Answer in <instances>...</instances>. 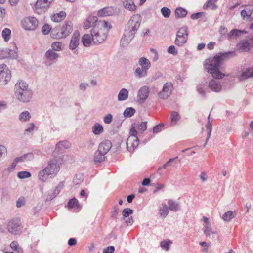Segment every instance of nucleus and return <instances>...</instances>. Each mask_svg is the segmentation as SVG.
Masks as SVG:
<instances>
[{
	"label": "nucleus",
	"instance_id": "obj_48",
	"mask_svg": "<svg viewBox=\"0 0 253 253\" xmlns=\"http://www.w3.org/2000/svg\"><path fill=\"white\" fill-rule=\"evenodd\" d=\"M51 48L52 50L54 51H60L63 49V44L62 42L58 41L53 42L51 44Z\"/></svg>",
	"mask_w": 253,
	"mask_h": 253
},
{
	"label": "nucleus",
	"instance_id": "obj_4",
	"mask_svg": "<svg viewBox=\"0 0 253 253\" xmlns=\"http://www.w3.org/2000/svg\"><path fill=\"white\" fill-rule=\"evenodd\" d=\"M11 72L7 65L2 64L0 65V85L5 86L11 80Z\"/></svg>",
	"mask_w": 253,
	"mask_h": 253
},
{
	"label": "nucleus",
	"instance_id": "obj_16",
	"mask_svg": "<svg viewBox=\"0 0 253 253\" xmlns=\"http://www.w3.org/2000/svg\"><path fill=\"white\" fill-rule=\"evenodd\" d=\"M201 220L204 222L203 232L207 237H210L212 235L217 234V231L212 228L209 218L206 216H203Z\"/></svg>",
	"mask_w": 253,
	"mask_h": 253
},
{
	"label": "nucleus",
	"instance_id": "obj_58",
	"mask_svg": "<svg viewBox=\"0 0 253 253\" xmlns=\"http://www.w3.org/2000/svg\"><path fill=\"white\" fill-rule=\"evenodd\" d=\"M136 128L139 131L142 133L147 129V122H143L137 124Z\"/></svg>",
	"mask_w": 253,
	"mask_h": 253
},
{
	"label": "nucleus",
	"instance_id": "obj_28",
	"mask_svg": "<svg viewBox=\"0 0 253 253\" xmlns=\"http://www.w3.org/2000/svg\"><path fill=\"white\" fill-rule=\"evenodd\" d=\"M140 67L148 71L151 67L150 61L144 57H141L138 60Z\"/></svg>",
	"mask_w": 253,
	"mask_h": 253
},
{
	"label": "nucleus",
	"instance_id": "obj_47",
	"mask_svg": "<svg viewBox=\"0 0 253 253\" xmlns=\"http://www.w3.org/2000/svg\"><path fill=\"white\" fill-rule=\"evenodd\" d=\"M172 242L170 240H164L160 242L161 247L165 251H169L170 249V245L172 244Z\"/></svg>",
	"mask_w": 253,
	"mask_h": 253
},
{
	"label": "nucleus",
	"instance_id": "obj_10",
	"mask_svg": "<svg viewBox=\"0 0 253 253\" xmlns=\"http://www.w3.org/2000/svg\"><path fill=\"white\" fill-rule=\"evenodd\" d=\"M60 164L61 163L59 159L53 158L48 161V165L45 168L52 176L54 177L59 171Z\"/></svg>",
	"mask_w": 253,
	"mask_h": 253
},
{
	"label": "nucleus",
	"instance_id": "obj_44",
	"mask_svg": "<svg viewBox=\"0 0 253 253\" xmlns=\"http://www.w3.org/2000/svg\"><path fill=\"white\" fill-rule=\"evenodd\" d=\"M133 213V211L130 208H127L124 209L122 211V217L121 218V220H125L126 217H128L130 215H132Z\"/></svg>",
	"mask_w": 253,
	"mask_h": 253
},
{
	"label": "nucleus",
	"instance_id": "obj_7",
	"mask_svg": "<svg viewBox=\"0 0 253 253\" xmlns=\"http://www.w3.org/2000/svg\"><path fill=\"white\" fill-rule=\"evenodd\" d=\"M53 1L54 0H38L34 7L35 12L39 14L45 12Z\"/></svg>",
	"mask_w": 253,
	"mask_h": 253
},
{
	"label": "nucleus",
	"instance_id": "obj_36",
	"mask_svg": "<svg viewBox=\"0 0 253 253\" xmlns=\"http://www.w3.org/2000/svg\"><path fill=\"white\" fill-rule=\"evenodd\" d=\"M66 14L64 11H61L59 13L54 14L51 17V19L55 22H59L63 20L66 17Z\"/></svg>",
	"mask_w": 253,
	"mask_h": 253
},
{
	"label": "nucleus",
	"instance_id": "obj_43",
	"mask_svg": "<svg viewBox=\"0 0 253 253\" xmlns=\"http://www.w3.org/2000/svg\"><path fill=\"white\" fill-rule=\"evenodd\" d=\"M175 14L176 17L178 18H183L185 17L187 14V11L186 9L182 7H178L175 9Z\"/></svg>",
	"mask_w": 253,
	"mask_h": 253
},
{
	"label": "nucleus",
	"instance_id": "obj_9",
	"mask_svg": "<svg viewBox=\"0 0 253 253\" xmlns=\"http://www.w3.org/2000/svg\"><path fill=\"white\" fill-rule=\"evenodd\" d=\"M236 77L243 81L253 76V67L245 66L239 69L236 73Z\"/></svg>",
	"mask_w": 253,
	"mask_h": 253
},
{
	"label": "nucleus",
	"instance_id": "obj_2",
	"mask_svg": "<svg viewBox=\"0 0 253 253\" xmlns=\"http://www.w3.org/2000/svg\"><path fill=\"white\" fill-rule=\"evenodd\" d=\"M141 16L138 14L133 15L128 21L127 28L121 40V43L123 46H126L133 39L136 31L141 22Z\"/></svg>",
	"mask_w": 253,
	"mask_h": 253
},
{
	"label": "nucleus",
	"instance_id": "obj_21",
	"mask_svg": "<svg viewBox=\"0 0 253 253\" xmlns=\"http://www.w3.org/2000/svg\"><path fill=\"white\" fill-rule=\"evenodd\" d=\"M7 229L8 231L12 234H18L21 231V225L18 220L10 221L8 224Z\"/></svg>",
	"mask_w": 253,
	"mask_h": 253
},
{
	"label": "nucleus",
	"instance_id": "obj_25",
	"mask_svg": "<svg viewBox=\"0 0 253 253\" xmlns=\"http://www.w3.org/2000/svg\"><path fill=\"white\" fill-rule=\"evenodd\" d=\"M80 40V35L79 33H75L73 34L72 38L70 40L69 44L70 49L73 50L75 49L79 45V42Z\"/></svg>",
	"mask_w": 253,
	"mask_h": 253
},
{
	"label": "nucleus",
	"instance_id": "obj_26",
	"mask_svg": "<svg viewBox=\"0 0 253 253\" xmlns=\"http://www.w3.org/2000/svg\"><path fill=\"white\" fill-rule=\"evenodd\" d=\"M111 147V142L109 140H105L100 143L97 150L106 155L110 150Z\"/></svg>",
	"mask_w": 253,
	"mask_h": 253
},
{
	"label": "nucleus",
	"instance_id": "obj_56",
	"mask_svg": "<svg viewBox=\"0 0 253 253\" xmlns=\"http://www.w3.org/2000/svg\"><path fill=\"white\" fill-rule=\"evenodd\" d=\"M252 12L249 9H244L241 12V15L244 20H249L250 18Z\"/></svg>",
	"mask_w": 253,
	"mask_h": 253
},
{
	"label": "nucleus",
	"instance_id": "obj_59",
	"mask_svg": "<svg viewBox=\"0 0 253 253\" xmlns=\"http://www.w3.org/2000/svg\"><path fill=\"white\" fill-rule=\"evenodd\" d=\"M161 12L162 13V14L165 18H168L170 16L171 14V11L170 10L166 7H164L161 8Z\"/></svg>",
	"mask_w": 253,
	"mask_h": 253
},
{
	"label": "nucleus",
	"instance_id": "obj_42",
	"mask_svg": "<svg viewBox=\"0 0 253 253\" xmlns=\"http://www.w3.org/2000/svg\"><path fill=\"white\" fill-rule=\"evenodd\" d=\"M11 31L10 29L5 28L3 29L1 35L5 42H7L9 41L11 38Z\"/></svg>",
	"mask_w": 253,
	"mask_h": 253
},
{
	"label": "nucleus",
	"instance_id": "obj_41",
	"mask_svg": "<svg viewBox=\"0 0 253 253\" xmlns=\"http://www.w3.org/2000/svg\"><path fill=\"white\" fill-rule=\"evenodd\" d=\"M105 154L102 152L97 150L94 156V161L96 163H100L103 161L105 159Z\"/></svg>",
	"mask_w": 253,
	"mask_h": 253
},
{
	"label": "nucleus",
	"instance_id": "obj_11",
	"mask_svg": "<svg viewBox=\"0 0 253 253\" xmlns=\"http://www.w3.org/2000/svg\"><path fill=\"white\" fill-rule=\"evenodd\" d=\"M253 47V36L248 39L240 41L236 45L238 50L240 52L249 51Z\"/></svg>",
	"mask_w": 253,
	"mask_h": 253
},
{
	"label": "nucleus",
	"instance_id": "obj_30",
	"mask_svg": "<svg viewBox=\"0 0 253 253\" xmlns=\"http://www.w3.org/2000/svg\"><path fill=\"white\" fill-rule=\"evenodd\" d=\"M123 4L126 9L130 11H134L137 8L133 0H125Z\"/></svg>",
	"mask_w": 253,
	"mask_h": 253
},
{
	"label": "nucleus",
	"instance_id": "obj_53",
	"mask_svg": "<svg viewBox=\"0 0 253 253\" xmlns=\"http://www.w3.org/2000/svg\"><path fill=\"white\" fill-rule=\"evenodd\" d=\"M119 212V208L117 205H115L112 208V210L111 211V217L114 219H116L117 218V215Z\"/></svg>",
	"mask_w": 253,
	"mask_h": 253
},
{
	"label": "nucleus",
	"instance_id": "obj_35",
	"mask_svg": "<svg viewBox=\"0 0 253 253\" xmlns=\"http://www.w3.org/2000/svg\"><path fill=\"white\" fill-rule=\"evenodd\" d=\"M31 115L28 111L22 112L19 115L18 119L21 122H27L30 121Z\"/></svg>",
	"mask_w": 253,
	"mask_h": 253
},
{
	"label": "nucleus",
	"instance_id": "obj_34",
	"mask_svg": "<svg viewBox=\"0 0 253 253\" xmlns=\"http://www.w3.org/2000/svg\"><path fill=\"white\" fill-rule=\"evenodd\" d=\"M128 98V91L126 88L121 89L117 96L119 101L126 100Z\"/></svg>",
	"mask_w": 253,
	"mask_h": 253
},
{
	"label": "nucleus",
	"instance_id": "obj_52",
	"mask_svg": "<svg viewBox=\"0 0 253 253\" xmlns=\"http://www.w3.org/2000/svg\"><path fill=\"white\" fill-rule=\"evenodd\" d=\"M135 112V110L132 107H128L126 108L124 111V116L127 117H130L132 116Z\"/></svg>",
	"mask_w": 253,
	"mask_h": 253
},
{
	"label": "nucleus",
	"instance_id": "obj_49",
	"mask_svg": "<svg viewBox=\"0 0 253 253\" xmlns=\"http://www.w3.org/2000/svg\"><path fill=\"white\" fill-rule=\"evenodd\" d=\"M84 176L82 173L77 174L74 177L73 182L75 185H80L83 181Z\"/></svg>",
	"mask_w": 253,
	"mask_h": 253
},
{
	"label": "nucleus",
	"instance_id": "obj_50",
	"mask_svg": "<svg viewBox=\"0 0 253 253\" xmlns=\"http://www.w3.org/2000/svg\"><path fill=\"white\" fill-rule=\"evenodd\" d=\"M36 127L34 123H30L27 124L26 128L24 130V134H29L32 133Z\"/></svg>",
	"mask_w": 253,
	"mask_h": 253
},
{
	"label": "nucleus",
	"instance_id": "obj_23",
	"mask_svg": "<svg viewBox=\"0 0 253 253\" xmlns=\"http://www.w3.org/2000/svg\"><path fill=\"white\" fill-rule=\"evenodd\" d=\"M38 177L39 180L42 182H46L49 178H53L45 168L39 172Z\"/></svg>",
	"mask_w": 253,
	"mask_h": 253
},
{
	"label": "nucleus",
	"instance_id": "obj_37",
	"mask_svg": "<svg viewBox=\"0 0 253 253\" xmlns=\"http://www.w3.org/2000/svg\"><path fill=\"white\" fill-rule=\"evenodd\" d=\"M246 31L245 30H241L237 29H234L232 30L228 34V37L229 38L232 39L234 38H236L241 34H246Z\"/></svg>",
	"mask_w": 253,
	"mask_h": 253
},
{
	"label": "nucleus",
	"instance_id": "obj_15",
	"mask_svg": "<svg viewBox=\"0 0 253 253\" xmlns=\"http://www.w3.org/2000/svg\"><path fill=\"white\" fill-rule=\"evenodd\" d=\"M14 49H5L0 50V59L10 58L16 59L18 57L17 48L16 44L13 43Z\"/></svg>",
	"mask_w": 253,
	"mask_h": 253
},
{
	"label": "nucleus",
	"instance_id": "obj_3",
	"mask_svg": "<svg viewBox=\"0 0 253 253\" xmlns=\"http://www.w3.org/2000/svg\"><path fill=\"white\" fill-rule=\"evenodd\" d=\"M16 99L22 103H28L33 97V91L29 84L24 81L19 80L15 84L14 87Z\"/></svg>",
	"mask_w": 253,
	"mask_h": 253
},
{
	"label": "nucleus",
	"instance_id": "obj_60",
	"mask_svg": "<svg viewBox=\"0 0 253 253\" xmlns=\"http://www.w3.org/2000/svg\"><path fill=\"white\" fill-rule=\"evenodd\" d=\"M164 127V124L161 123L158 125L155 126L153 129V132L154 133H158L162 131Z\"/></svg>",
	"mask_w": 253,
	"mask_h": 253
},
{
	"label": "nucleus",
	"instance_id": "obj_14",
	"mask_svg": "<svg viewBox=\"0 0 253 253\" xmlns=\"http://www.w3.org/2000/svg\"><path fill=\"white\" fill-rule=\"evenodd\" d=\"M64 187V182H59L52 190L47 192L44 195L45 201H51L55 198Z\"/></svg>",
	"mask_w": 253,
	"mask_h": 253
},
{
	"label": "nucleus",
	"instance_id": "obj_27",
	"mask_svg": "<svg viewBox=\"0 0 253 253\" xmlns=\"http://www.w3.org/2000/svg\"><path fill=\"white\" fill-rule=\"evenodd\" d=\"M114 13V9L112 7H107L99 10L97 15L99 17H106L111 16Z\"/></svg>",
	"mask_w": 253,
	"mask_h": 253
},
{
	"label": "nucleus",
	"instance_id": "obj_32",
	"mask_svg": "<svg viewBox=\"0 0 253 253\" xmlns=\"http://www.w3.org/2000/svg\"><path fill=\"white\" fill-rule=\"evenodd\" d=\"M103 131V127L99 123H95L92 127V132L95 135H100Z\"/></svg>",
	"mask_w": 253,
	"mask_h": 253
},
{
	"label": "nucleus",
	"instance_id": "obj_39",
	"mask_svg": "<svg viewBox=\"0 0 253 253\" xmlns=\"http://www.w3.org/2000/svg\"><path fill=\"white\" fill-rule=\"evenodd\" d=\"M217 0H209L203 6L204 9L210 8L212 10H215L217 8V5L215 4Z\"/></svg>",
	"mask_w": 253,
	"mask_h": 253
},
{
	"label": "nucleus",
	"instance_id": "obj_62",
	"mask_svg": "<svg viewBox=\"0 0 253 253\" xmlns=\"http://www.w3.org/2000/svg\"><path fill=\"white\" fill-rule=\"evenodd\" d=\"M167 51L169 53L173 55H176L178 54L177 50L174 45L169 46L168 48Z\"/></svg>",
	"mask_w": 253,
	"mask_h": 253
},
{
	"label": "nucleus",
	"instance_id": "obj_8",
	"mask_svg": "<svg viewBox=\"0 0 253 253\" xmlns=\"http://www.w3.org/2000/svg\"><path fill=\"white\" fill-rule=\"evenodd\" d=\"M187 28L186 27L180 28L177 32L175 43L178 46H181L187 42Z\"/></svg>",
	"mask_w": 253,
	"mask_h": 253
},
{
	"label": "nucleus",
	"instance_id": "obj_40",
	"mask_svg": "<svg viewBox=\"0 0 253 253\" xmlns=\"http://www.w3.org/2000/svg\"><path fill=\"white\" fill-rule=\"evenodd\" d=\"M169 208L166 204H162L159 210V213L161 217L165 218L169 212Z\"/></svg>",
	"mask_w": 253,
	"mask_h": 253
},
{
	"label": "nucleus",
	"instance_id": "obj_5",
	"mask_svg": "<svg viewBox=\"0 0 253 253\" xmlns=\"http://www.w3.org/2000/svg\"><path fill=\"white\" fill-rule=\"evenodd\" d=\"M92 42L94 44H99L103 42L107 38V35L103 32L102 29L94 26L91 30Z\"/></svg>",
	"mask_w": 253,
	"mask_h": 253
},
{
	"label": "nucleus",
	"instance_id": "obj_57",
	"mask_svg": "<svg viewBox=\"0 0 253 253\" xmlns=\"http://www.w3.org/2000/svg\"><path fill=\"white\" fill-rule=\"evenodd\" d=\"M10 246L13 250L16 251L20 253H22V249L19 246L18 243L17 241H14L12 242Z\"/></svg>",
	"mask_w": 253,
	"mask_h": 253
},
{
	"label": "nucleus",
	"instance_id": "obj_19",
	"mask_svg": "<svg viewBox=\"0 0 253 253\" xmlns=\"http://www.w3.org/2000/svg\"><path fill=\"white\" fill-rule=\"evenodd\" d=\"M221 78H213L211 80H210L208 84V87L212 91L215 92H220L222 88V84L219 79Z\"/></svg>",
	"mask_w": 253,
	"mask_h": 253
},
{
	"label": "nucleus",
	"instance_id": "obj_45",
	"mask_svg": "<svg viewBox=\"0 0 253 253\" xmlns=\"http://www.w3.org/2000/svg\"><path fill=\"white\" fill-rule=\"evenodd\" d=\"M70 146V144L68 141H63L59 142L56 144V149L59 150H62L63 149H67L69 148Z\"/></svg>",
	"mask_w": 253,
	"mask_h": 253
},
{
	"label": "nucleus",
	"instance_id": "obj_1",
	"mask_svg": "<svg viewBox=\"0 0 253 253\" xmlns=\"http://www.w3.org/2000/svg\"><path fill=\"white\" fill-rule=\"evenodd\" d=\"M229 56H236L234 51H229L225 53H219L213 57L206 59L204 62V67L208 73L211 75L213 78H223L228 75L225 74L219 70V67L222 62Z\"/></svg>",
	"mask_w": 253,
	"mask_h": 253
},
{
	"label": "nucleus",
	"instance_id": "obj_17",
	"mask_svg": "<svg viewBox=\"0 0 253 253\" xmlns=\"http://www.w3.org/2000/svg\"><path fill=\"white\" fill-rule=\"evenodd\" d=\"M150 94V88L147 85L141 87L137 92V101L140 103H144L148 98Z\"/></svg>",
	"mask_w": 253,
	"mask_h": 253
},
{
	"label": "nucleus",
	"instance_id": "obj_13",
	"mask_svg": "<svg viewBox=\"0 0 253 253\" xmlns=\"http://www.w3.org/2000/svg\"><path fill=\"white\" fill-rule=\"evenodd\" d=\"M72 24L70 22L65 23L59 31L56 33L55 38L62 39L68 36L72 31Z\"/></svg>",
	"mask_w": 253,
	"mask_h": 253
},
{
	"label": "nucleus",
	"instance_id": "obj_29",
	"mask_svg": "<svg viewBox=\"0 0 253 253\" xmlns=\"http://www.w3.org/2000/svg\"><path fill=\"white\" fill-rule=\"evenodd\" d=\"M82 42L83 44L85 47H90L91 46L92 43H93L91 34L84 35L82 37Z\"/></svg>",
	"mask_w": 253,
	"mask_h": 253
},
{
	"label": "nucleus",
	"instance_id": "obj_38",
	"mask_svg": "<svg viewBox=\"0 0 253 253\" xmlns=\"http://www.w3.org/2000/svg\"><path fill=\"white\" fill-rule=\"evenodd\" d=\"M147 72L148 71L145 69L138 67L136 68L134 71V75L138 78H144L147 76Z\"/></svg>",
	"mask_w": 253,
	"mask_h": 253
},
{
	"label": "nucleus",
	"instance_id": "obj_63",
	"mask_svg": "<svg viewBox=\"0 0 253 253\" xmlns=\"http://www.w3.org/2000/svg\"><path fill=\"white\" fill-rule=\"evenodd\" d=\"M42 32L44 35L48 34L51 30L50 26L48 24H45L42 28Z\"/></svg>",
	"mask_w": 253,
	"mask_h": 253
},
{
	"label": "nucleus",
	"instance_id": "obj_54",
	"mask_svg": "<svg viewBox=\"0 0 253 253\" xmlns=\"http://www.w3.org/2000/svg\"><path fill=\"white\" fill-rule=\"evenodd\" d=\"M206 86L205 84H201L197 86V90L202 96H205L206 94Z\"/></svg>",
	"mask_w": 253,
	"mask_h": 253
},
{
	"label": "nucleus",
	"instance_id": "obj_64",
	"mask_svg": "<svg viewBox=\"0 0 253 253\" xmlns=\"http://www.w3.org/2000/svg\"><path fill=\"white\" fill-rule=\"evenodd\" d=\"M115 247L113 246H109L103 250V253H113Z\"/></svg>",
	"mask_w": 253,
	"mask_h": 253
},
{
	"label": "nucleus",
	"instance_id": "obj_18",
	"mask_svg": "<svg viewBox=\"0 0 253 253\" xmlns=\"http://www.w3.org/2000/svg\"><path fill=\"white\" fill-rule=\"evenodd\" d=\"M173 86L171 83H166L163 86L162 90L159 93L158 96L162 99H167L171 94Z\"/></svg>",
	"mask_w": 253,
	"mask_h": 253
},
{
	"label": "nucleus",
	"instance_id": "obj_20",
	"mask_svg": "<svg viewBox=\"0 0 253 253\" xmlns=\"http://www.w3.org/2000/svg\"><path fill=\"white\" fill-rule=\"evenodd\" d=\"M126 148L130 152H132L138 146L139 139L137 136H129L126 140Z\"/></svg>",
	"mask_w": 253,
	"mask_h": 253
},
{
	"label": "nucleus",
	"instance_id": "obj_55",
	"mask_svg": "<svg viewBox=\"0 0 253 253\" xmlns=\"http://www.w3.org/2000/svg\"><path fill=\"white\" fill-rule=\"evenodd\" d=\"M17 175L20 179H25L30 177L31 176V174L28 171H22L18 172Z\"/></svg>",
	"mask_w": 253,
	"mask_h": 253
},
{
	"label": "nucleus",
	"instance_id": "obj_6",
	"mask_svg": "<svg viewBox=\"0 0 253 253\" xmlns=\"http://www.w3.org/2000/svg\"><path fill=\"white\" fill-rule=\"evenodd\" d=\"M39 21L34 17H27L23 18L21 21L22 28L25 30H35L38 26Z\"/></svg>",
	"mask_w": 253,
	"mask_h": 253
},
{
	"label": "nucleus",
	"instance_id": "obj_24",
	"mask_svg": "<svg viewBox=\"0 0 253 253\" xmlns=\"http://www.w3.org/2000/svg\"><path fill=\"white\" fill-rule=\"evenodd\" d=\"M68 207L74 211L78 212L81 210L82 206L77 199L73 198L68 202Z\"/></svg>",
	"mask_w": 253,
	"mask_h": 253
},
{
	"label": "nucleus",
	"instance_id": "obj_61",
	"mask_svg": "<svg viewBox=\"0 0 253 253\" xmlns=\"http://www.w3.org/2000/svg\"><path fill=\"white\" fill-rule=\"evenodd\" d=\"M103 119L104 123L109 124L113 121V116L111 114H107L103 117Z\"/></svg>",
	"mask_w": 253,
	"mask_h": 253
},
{
	"label": "nucleus",
	"instance_id": "obj_33",
	"mask_svg": "<svg viewBox=\"0 0 253 253\" xmlns=\"http://www.w3.org/2000/svg\"><path fill=\"white\" fill-rule=\"evenodd\" d=\"M180 119L179 114L176 111H172L170 113V122L169 125L170 126H174Z\"/></svg>",
	"mask_w": 253,
	"mask_h": 253
},
{
	"label": "nucleus",
	"instance_id": "obj_22",
	"mask_svg": "<svg viewBox=\"0 0 253 253\" xmlns=\"http://www.w3.org/2000/svg\"><path fill=\"white\" fill-rule=\"evenodd\" d=\"M97 17L94 16H89L83 23V28L87 30L92 27L96 26L95 23L97 22Z\"/></svg>",
	"mask_w": 253,
	"mask_h": 253
},
{
	"label": "nucleus",
	"instance_id": "obj_46",
	"mask_svg": "<svg viewBox=\"0 0 253 253\" xmlns=\"http://www.w3.org/2000/svg\"><path fill=\"white\" fill-rule=\"evenodd\" d=\"M235 216V214L232 211H229L225 212L222 216V219L224 221L229 222Z\"/></svg>",
	"mask_w": 253,
	"mask_h": 253
},
{
	"label": "nucleus",
	"instance_id": "obj_12",
	"mask_svg": "<svg viewBox=\"0 0 253 253\" xmlns=\"http://www.w3.org/2000/svg\"><path fill=\"white\" fill-rule=\"evenodd\" d=\"M59 57V55L51 49L48 50L44 55V64L49 67L56 63Z\"/></svg>",
	"mask_w": 253,
	"mask_h": 253
},
{
	"label": "nucleus",
	"instance_id": "obj_51",
	"mask_svg": "<svg viewBox=\"0 0 253 253\" xmlns=\"http://www.w3.org/2000/svg\"><path fill=\"white\" fill-rule=\"evenodd\" d=\"M210 117V115H209L208 116V121L207 124L206 125V128H207V129L208 130V135H207V139H206V143L205 144L207 143V141L209 139V138H210V137L211 136V131H212V125H211V124L210 123V122L209 121ZM205 145L206 144H205Z\"/></svg>",
	"mask_w": 253,
	"mask_h": 253
},
{
	"label": "nucleus",
	"instance_id": "obj_31",
	"mask_svg": "<svg viewBox=\"0 0 253 253\" xmlns=\"http://www.w3.org/2000/svg\"><path fill=\"white\" fill-rule=\"evenodd\" d=\"M169 210L172 211H177L180 209V206L178 203L172 199H169L168 201Z\"/></svg>",
	"mask_w": 253,
	"mask_h": 253
}]
</instances>
